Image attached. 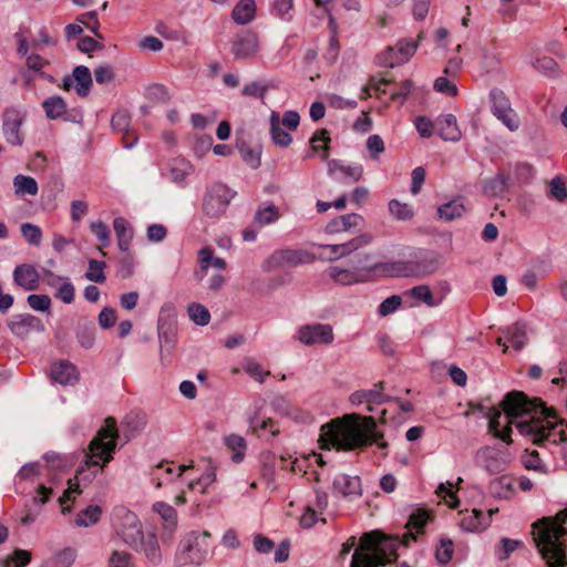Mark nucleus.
Wrapping results in <instances>:
<instances>
[{"instance_id":"obj_1","label":"nucleus","mask_w":567,"mask_h":567,"mask_svg":"<svg viewBox=\"0 0 567 567\" xmlns=\"http://www.w3.org/2000/svg\"><path fill=\"white\" fill-rule=\"evenodd\" d=\"M488 431L509 444L512 425L533 444L557 445L567 440V423L559 419L554 408H547L540 399H529L522 391L508 392L498 406L486 413Z\"/></svg>"},{"instance_id":"obj_2","label":"nucleus","mask_w":567,"mask_h":567,"mask_svg":"<svg viewBox=\"0 0 567 567\" xmlns=\"http://www.w3.org/2000/svg\"><path fill=\"white\" fill-rule=\"evenodd\" d=\"M321 450L353 451L377 444L386 450L389 444L383 441V433L377 430L373 416L357 413L344 414L321 426L318 440Z\"/></svg>"},{"instance_id":"obj_3","label":"nucleus","mask_w":567,"mask_h":567,"mask_svg":"<svg viewBox=\"0 0 567 567\" xmlns=\"http://www.w3.org/2000/svg\"><path fill=\"white\" fill-rule=\"evenodd\" d=\"M118 436L116 420L109 416L104 425L97 431L89 445L85 454V462L76 470L74 478L69 480V487L59 498L62 506V513L71 511L70 506H64L68 501L74 499V494H81L80 483H90L99 470H102L113 458Z\"/></svg>"},{"instance_id":"obj_4","label":"nucleus","mask_w":567,"mask_h":567,"mask_svg":"<svg viewBox=\"0 0 567 567\" xmlns=\"http://www.w3.org/2000/svg\"><path fill=\"white\" fill-rule=\"evenodd\" d=\"M535 545L548 567L567 565V508L532 525Z\"/></svg>"},{"instance_id":"obj_5","label":"nucleus","mask_w":567,"mask_h":567,"mask_svg":"<svg viewBox=\"0 0 567 567\" xmlns=\"http://www.w3.org/2000/svg\"><path fill=\"white\" fill-rule=\"evenodd\" d=\"M315 260L316 256L305 249H279L269 256L264 262L262 268L266 271H272L284 267H297L311 264Z\"/></svg>"},{"instance_id":"obj_6","label":"nucleus","mask_w":567,"mask_h":567,"mask_svg":"<svg viewBox=\"0 0 567 567\" xmlns=\"http://www.w3.org/2000/svg\"><path fill=\"white\" fill-rule=\"evenodd\" d=\"M210 534L204 532L198 536L189 537L181 544L178 559L182 564L200 565L209 554Z\"/></svg>"},{"instance_id":"obj_7","label":"nucleus","mask_w":567,"mask_h":567,"mask_svg":"<svg viewBox=\"0 0 567 567\" xmlns=\"http://www.w3.org/2000/svg\"><path fill=\"white\" fill-rule=\"evenodd\" d=\"M423 33L417 35V40L403 39L400 40L394 47H389L382 52L378 59L379 63L383 66L394 68L395 65L408 62L411 56L415 53L419 40H421Z\"/></svg>"},{"instance_id":"obj_8","label":"nucleus","mask_w":567,"mask_h":567,"mask_svg":"<svg viewBox=\"0 0 567 567\" xmlns=\"http://www.w3.org/2000/svg\"><path fill=\"white\" fill-rule=\"evenodd\" d=\"M231 197V190L226 185L216 184L212 186L203 203L205 215L210 218L221 216L226 212Z\"/></svg>"},{"instance_id":"obj_9","label":"nucleus","mask_w":567,"mask_h":567,"mask_svg":"<svg viewBox=\"0 0 567 567\" xmlns=\"http://www.w3.org/2000/svg\"><path fill=\"white\" fill-rule=\"evenodd\" d=\"M297 339L306 346L330 344L334 334L330 324L313 323L301 326L297 331Z\"/></svg>"},{"instance_id":"obj_10","label":"nucleus","mask_w":567,"mask_h":567,"mask_svg":"<svg viewBox=\"0 0 567 567\" xmlns=\"http://www.w3.org/2000/svg\"><path fill=\"white\" fill-rule=\"evenodd\" d=\"M259 50V38L252 31H245L238 34L233 41L231 52L236 59H248Z\"/></svg>"},{"instance_id":"obj_11","label":"nucleus","mask_w":567,"mask_h":567,"mask_svg":"<svg viewBox=\"0 0 567 567\" xmlns=\"http://www.w3.org/2000/svg\"><path fill=\"white\" fill-rule=\"evenodd\" d=\"M76 82L75 91L80 96H86L90 93L92 86V75L89 68L79 65L74 68L71 76L63 79L62 89L70 91L73 83Z\"/></svg>"},{"instance_id":"obj_12","label":"nucleus","mask_w":567,"mask_h":567,"mask_svg":"<svg viewBox=\"0 0 567 567\" xmlns=\"http://www.w3.org/2000/svg\"><path fill=\"white\" fill-rule=\"evenodd\" d=\"M23 118L18 111L9 110L3 115V131L7 141L12 145H21L23 137L20 133Z\"/></svg>"},{"instance_id":"obj_13","label":"nucleus","mask_w":567,"mask_h":567,"mask_svg":"<svg viewBox=\"0 0 567 567\" xmlns=\"http://www.w3.org/2000/svg\"><path fill=\"white\" fill-rule=\"evenodd\" d=\"M13 279L24 290H35L39 286L40 275L32 265L22 264L16 267Z\"/></svg>"},{"instance_id":"obj_14","label":"nucleus","mask_w":567,"mask_h":567,"mask_svg":"<svg viewBox=\"0 0 567 567\" xmlns=\"http://www.w3.org/2000/svg\"><path fill=\"white\" fill-rule=\"evenodd\" d=\"M363 223V218L359 214H347L338 216L329 221L324 228L329 235L348 231L351 228H357Z\"/></svg>"},{"instance_id":"obj_15","label":"nucleus","mask_w":567,"mask_h":567,"mask_svg":"<svg viewBox=\"0 0 567 567\" xmlns=\"http://www.w3.org/2000/svg\"><path fill=\"white\" fill-rule=\"evenodd\" d=\"M436 132L445 141H458L461 138V131L457 126L456 118L452 114L440 116L436 122Z\"/></svg>"},{"instance_id":"obj_16","label":"nucleus","mask_w":567,"mask_h":567,"mask_svg":"<svg viewBox=\"0 0 567 567\" xmlns=\"http://www.w3.org/2000/svg\"><path fill=\"white\" fill-rule=\"evenodd\" d=\"M371 270L383 277H409L408 275V260H391L385 262L375 264Z\"/></svg>"},{"instance_id":"obj_17","label":"nucleus","mask_w":567,"mask_h":567,"mask_svg":"<svg viewBox=\"0 0 567 567\" xmlns=\"http://www.w3.org/2000/svg\"><path fill=\"white\" fill-rule=\"evenodd\" d=\"M52 379L61 384H71L78 380V371L74 364L68 361L54 363L51 369Z\"/></svg>"},{"instance_id":"obj_18","label":"nucleus","mask_w":567,"mask_h":567,"mask_svg":"<svg viewBox=\"0 0 567 567\" xmlns=\"http://www.w3.org/2000/svg\"><path fill=\"white\" fill-rule=\"evenodd\" d=\"M113 228L117 237L118 248L122 251H128L133 239V228L130 223L123 217H117L113 220Z\"/></svg>"},{"instance_id":"obj_19","label":"nucleus","mask_w":567,"mask_h":567,"mask_svg":"<svg viewBox=\"0 0 567 567\" xmlns=\"http://www.w3.org/2000/svg\"><path fill=\"white\" fill-rule=\"evenodd\" d=\"M507 343H503V338L497 339V343L503 346V352H506L511 346L516 351H519L526 343L525 327L519 323H515L508 329V337L506 338Z\"/></svg>"},{"instance_id":"obj_20","label":"nucleus","mask_w":567,"mask_h":567,"mask_svg":"<svg viewBox=\"0 0 567 567\" xmlns=\"http://www.w3.org/2000/svg\"><path fill=\"white\" fill-rule=\"evenodd\" d=\"M270 135L272 142L280 147H287L292 142L291 135L282 130L280 114L276 111L270 114Z\"/></svg>"},{"instance_id":"obj_21","label":"nucleus","mask_w":567,"mask_h":567,"mask_svg":"<svg viewBox=\"0 0 567 567\" xmlns=\"http://www.w3.org/2000/svg\"><path fill=\"white\" fill-rule=\"evenodd\" d=\"M256 3L254 0H240L233 9L231 17L237 24H247L256 16Z\"/></svg>"},{"instance_id":"obj_22","label":"nucleus","mask_w":567,"mask_h":567,"mask_svg":"<svg viewBox=\"0 0 567 567\" xmlns=\"http://www.w3.org/2000/svg\"><path fill=\"white\" fill-rule=\"evenodd\" d=\"M409 277H425L432 275L436 268V261L432 258L408 260Z\"/></svg>"},{"instance_id":"obj_23","label":"nucleus","mask_w":567,"mask_h":567,"mask_svg":"<svg viewBox=\"0 0 567 567\" xmlns=\"http://www.w3.org/2000/svg\"><path fill=\"white\" fill-rule=\"evenodd\" d=\"M224 443L228 451L233 453L231 460L234 462L239 463L244 460L247 450V443L243 436L230 434L224 439Z\"/></svg>"},{"instance_id":"obj_24","label":"nucleus","mask_w":567,"mask_h":567,"mask_svg":"<svg viewBox=\"0 0 567 567\" xmlns=\"http://www.w3.org/2000/svg\"><path fill=\"white\" fill-rule=\"evenodd\" d=\"M14 193L17 196H35L39 187L37 181L31 176L17 175L13 179Z\"/></svg>"},{"instance_id":"obj_25","label":"nucleus","mask_w":567,"mask_h":567,"mask_svg":"<svg viewBox=\"0 0 567 567\" xmlns=\"http://www.w3.org/2000/svg\"><path fill=\"white\" fill-rule=\"evenodd\" d=\"M329 172L331 174H336L339 172L342 175L343 179H349L350 182H358L361 179L363 175V168L360 165L357 166H346L341 165L336 161L329 162Z\"/></svg>"},{"instance_id":"obj_26","label":"nucleus","mask_w":567,"mask_h":567,"mask_svg":"<svg viewBox=\"0 0 567 567\" xmlns=\"http://www.w3.org/2000/svg\"><path fill=\"white\" fill-rule=\"evenodd\" d=\"M42 107L50 120H56L66 113L68 106L61 96H51L43 101Z\"/></svg>"},{"instance_id":"obj_27","label":"nucleus","mask_w":567,"mask_h":567,"mask_svg":"<svg viewBox=\"0 0 567 567\" xmlns=\"http://www.w3.org/2000/svg\"><path fill=\"white\" fill-rule=\"evenodd\" d=\"M461 526L465 530L477 532L486 528L488 526V520L485 518L482 511L473 509L471 514L462 518Z\"/></svg>"},{"instance_id":"obj_28","label":"nucleus","mask_w":567,"mask_h":567,"mask_svg":"<svg viewBox=\"0 0 567 567\" xmlns=\"http://www.w3.org/2000/svg\"><path fill=\"white\" fill-rule=\"evenodd\" d=\"M329 132L326 128L318 130L310 138L311 150L317 153L322 151L321 158L326 161L329 156V144H330Z\"/></svg>"},{"instance_id":"obj_29","label":"nucleus","mask_w":567,"mask_h":567,"mask_svg":"<svg viewBox=\"0 0 567 567\" xmlns=\"http://www.w3.org/2000/svg\"><path fill=\"white\" fill-rule=\"evenodd\" d=\"M343 495H359L360 494V480L359 477H350L348 475H340L333 483Z\"/></svg>"},{"instance_id":"obj_30","label":"nucleus","mask_w":567,"mask_h":567,"mask_svg":"<svg viewBox=\"0 0 567 567\" xmlns=\"http://www.w3.org/2000/svg\"><path fill=\"white\" fill-rule=\"evenodd\" d=\"M37 321V318L30 315L19 316L9 322V328L12 333L19 337H24L34 327Z\"/></svg>"},{"instance_id":"obj_31","label":"nucleus","mask_w":567,"mask_h":567,"mask_svg":"<svg viewBox=\"0 0 567 567\" xmlns=\"http://www.w3.org/2000/svg\"><path fill=\"white\" fill-rule=\"evenodd\" d=\"M389 212L391 216L398 220H410L414 216L412 206L408 203H401L398 199H391L389 202Z\"/></svg>"},{"instance_id":"obj_32","label":"nucleus","mask_w":567,"mask_h":567,"mask_svg":"<svg viewBox=\"0 0 567 567\" xmlns=\"http://www.w3.org/2000/svg\"><path fill=\"white\" fill-rule=\"evenodd\" d=\"M329 276L336 281L341 285H352L359 281H362L360 276L351 271L349 269H343L339 267H330L329 268Z\"/></svg>"},{"instance_id":"obj_33","label":"nucleus","mask_w":567,"mask_h":567,"mask_svg":"<svg viewBox=\"0 0 567 567\" xmlns=\"http://www.w3.org/2000/svg\"><path fill=\"white\" fill-rule=\"evenodd\" d=\"M465 212L464 205L458 200H452L439 207L437 214L441 219H445L447 221L453 220L454 218L461 217Z\"/></svg>"},{"instance_id":"obj_34","label":"nucleus","mask_w":567,"mask_h":567,"mask_svg":"<svg viewBox=\"0 0 567 567\" xmlns=\"http://www.w3.org/2000/svg\"><path fill=\"white\" fill-rule=\"evenodd\" d=\"M102 508L100 506L90 505L78 514L76 525L87 527L96 524L100 520Z\"/></svg>"},{"instance_id":"obj_35","label":"nucleus","mask_w":567,"mask_h":567,"mask_svg":"<svg viewBox=\"0 0 567 567\" xmlns=\"http://www.w3.org/2000/svg\"><path fill=\"white\" fill-rule=\"evenodd\" d=\"M492 99V112L493 114L498 117L499 115L504 113H508L513 109L511 107V103L508 99L504 95L502 91H493L491 93Z\"/></svg>"},{"instance_id":"obj_36","label":"nucleus","mask_w":567,"mask_h":567,"mask_svg":"<svg viewBox=\"0 0 567 567\" xmlns=\"http://www.w3.org/2000/svg\"><path fill=\"white\" fill-rule=\"evenodd\" d=\"M279 217V208L275 205H268L267 207L257 210L255 221L260 226H264L276 221Z\"/></svg>"},{"instance_id":"obj_37","label":"nucleus","mask_w":567,"mask_h":567,"mask_svg":"<svg viewBox=\"0 0 567 567\" xmlns=\"http://www.w3.org/2000/svg\"><path fill=\"white\" fill-rule=\"evenodd\" d=\"M78 22L87 28L97 39L103 40L104 37L100 33V21L96 11H90L78 17Z\"/></svg>"},{"instance_id":"obj_38","label":"nucleus","mask_w":567,"mask_h":567,"mask_svg":"<svg viewBox=\"0 0 567 567\" xmlns=\"http://www.w3.org/2000/svg\"><path fill=\"white\" fill-rule=\"evenodd\" d=\"M406 295L415 298L416 300H420L424 302L429 307L436 306V302L434 301L433 293L429 286L426 285H420L416 287H413L409 291H406Z\"/></svg>"},{"instance_id":"obj_39","label":"nucleus","mask_w":567,"mask_h":567,"mask_svg":"<svg viewBox=\"0 0 567 567\" xmlns=\"http://www.w3.org/2000/svg\"><path fill=\"white\" fill-rule=\"evenodd\" d=\"M390 83H391V81L388 80L386 78H382L378 81L374 78H371L369 83L362 89L360 99L367 100L368 97H370L371 90H374L375 93L386 94L388 91H386L385 86Z\"/></svg>"},{"instance_id":"obj_40","label":"nucleus","mask_w":567,"mask_h":567,"mask_svg":"<svg viewBox=\"0 0 567 567\" xmlns=\"http://www.w3.org/2000/svg\"><path fill=\"white\" fill-rule=\"evenodd\" d=\"M91 231L96 236L99 241H101L102 246L99 247L101 254L103 256L106 255V252L103 250L104 246H107L110 244L111 234L110 229L103 221H94L90 225Z\"/></svg>"},{"instance_id":"obj_41","label":"nucleus","mask_w":567,"mask_h":567,"mask_svg":"<svg viewBox=\"0 0 567 567\" xmlns=\"http://www.w3.org/2000/svg\"><path fill=\"white\" fill-rule=\"evenodd\" d=\"M105 267H106V264L104 261H99V260L92 259L89 262V270H87L85 277L90 281L103 284L106 279V277L104 275Z\"/></svg>"},{"instance_id":"obj_42","label":"nucleus","mask_w":567,"mask_h":567,"mask_svg":"<svg viewBox=\"0 0 567 567\" xmlns=\"http://www.w3.org/2000/svg\"><path fill=\"white\" fill-rule=\"evenodd\" d=\"M188 315L190 319L200 326H205L209 322L210 315L209 311L202 306L200 303H192L188 306Z\"/></svg>"},{"instance_id":"obj_43","label":"nucleus","mask_w":567,"mask_h":567,"mask_svg":"<svg viewBox=\"0 0 567 567\" xmlns=\"http://www.w3.org/2000/svg\"><path fill=\"white\" fill-rule=\"evenodd\" d=\"M549 195L559 203L567 199V188L561 177L556 176L549 184Z\"/></svg>"},{"instance_id":"obj_44","label":"nucleus","mask_w":567,"mask_h":567,"mask_svg":"<svg viewBox=\"0 0 567 567\" xmlns=\"http://www.w3.org/2000/svg\"><path fill=\"white\" fill-rule=\"evenodd\" d=\"M31 561V553L24 549H16L4 563L7 567H24Z\"/></svg>"},{"instance_id":"obj_45","label":"nucleus","mask_w":567,"mask_h":567,"mask_svg":"<svg viewBox=\"0 0 567 567\" xmlns=\"http://www.w3.org/2000/svg\"><path fill=\"white\" fill-rule=\"evenodd\" d=\"M429 519V513L425 509H417L410 515L406 527L414 529L416 533H423V528Z\"/></svg>"},{"instance_id":"obj_46","label":"nucleus","mask_w":567,"mask_h":567,"mask_svg":"<svg viewBox=\"0 0 567 567\" xmlns=\"http://www.w3.org/2000/svg\"><path fill=\"white\" fill-rule=\"evenodd\" d=\"M244 371L254 380L262 383L267 377L270 375L269 370H265L259 363L255 361H248L244 365Z\"/></svg>"},{"instance_id":"obj_47","label":"nucleus","mask_w":567,"mask_h":567,"mask_svg":"<svg viewBox=\"0 0 567 567\" xmlns=\"http://www.w3.org/2000/svg\"><path fill=\"white\" fill-rule=\"evenodd\" d=\"M454 551V544L451 539L442 538L440 542V547L436 549V559L440 564H447L452 557Z\"/></svg>"},{"instance_id":"obj_48","label":"nucleus","mask_w":567,"mask_h":567,"mask_svg":"<svg viewBox=\"0 0 567 567\" xmlns=\"http://www.w3.org/2000/svg\"><path fill=\"white\" fill-rule=\"evenodd\" d=\"M21 233H22V236L31 245H34V246H39L40 245L41 239H42V231H41V229L38 226H35L33 224H29V223L22 224L21 225Z\"/></svg>"},{"instance_id":"obj_49","label":"nucleus","mask_w":567,"mask_h":567,"mask_svg":"<svg viewBox=\"0 0 567 567\" xmlns=\"http://www.w3.org/2000/svg\"><path fill=\"white\" fill-rule=\"evenodd\" d=\"M383 382L380 381L374 385L372 390H364L367 396L368 410L372 411V404H381L385 400V395L382 393Z\"/></svg>"},{"instance_id":"obj_50","label":"nucleus","mask_w":567,"mask_h":567,"mask_svg":"<svg viewBox=\"0 0 567 567\" xmlns=\"http://www.w3.org/2000/svg\"><path fill=\"white\" fill-rule=\"evenodd\" d=\"M144 551L147 558L154 563L157 564L161 560V549L157 543V539L154 536H150L143 543Z\"/></svg>"},{"instance_id":"obj_51","label":"nucleus","mask_w":567,"mask_h":567,"mask_svg":"<svg viewBox=\"0 0 567 567\" xmlns=\"http://www.w3.org/2000/svg\"><path fill=\"white\" fill-rule=\"evenodd\" d=\"M131 115L126 110H118L111 120V125L115 131L123 132L130 127Z\"/></svg>"},{"instance_id":"obj_52","label":"nucleus","mask_w":567,"mask_h":567,"mask_svg":"<svg viewBox=\"0 0 567 567\" xmlns=\"http://www.w3.org/2000/svg\"><path fill=\"white\" fill-rule=\"evenodd\" d=\"M415 127L419 134L423 138H429L433 135L434 131H436L435 123H433L426 116H417L414 121Z\"/></svg>"},{"instance_id":"obj_53","label":"nucleus","mask_w":567,"mask_h":567,"mask_svg":"<svg viewBox=\"0 0 567 567\" xmlns=\"http://www.w3.org/2000/svg\"><path fill=\"white\" fill-rule=\"evenodd\" d=\"M372 241V236L369 234H362L352 238L351 240L343 243L342 245L347 249L348 256L354 252L355 250L368 246Z\"/></svg>"},{"instance_id":"obj_54","label":"nucleus","mask_w":567,"mask_h":567,"mask_svg":"<svg viewBox=\"0 0 567 567\" xmlns=\"http://www.w3.org/2000/svg\"><path fill=\"white\" fill-rule=\"evenodd\" d=\"M75 289L74 286L65 279L55 292V298L62 300L64 303H71L74 300Z\"/></svg>"},{"instance_id":"obj_55","label":"nucleus","mask_w":567,"mask_h":567,"mask_svg":"<svg viewBox=\"0 0 567 567\" xmlns=\"http://www.w3.org/2000/svg\"><path fill=\"white\" fill-rule=\"evenodd\" d=\"M28 305L37 311H47L51 307V299L47 295H30Z\"/></svg>"},{"instance_id":"obj_56","label":"nucleus","mask_w":567,"mask_h":567,"mask_svg":"<svg viewBox=\"0 0 567 567\" xmlns=\"http://www.w3.org/2000/svg\"><path fill=\"white\" fill-rule=\"evenodd\" d=\"M520 545V542L513 540L509 538H503L501 540V546L498 547L496 555L499 560H505L509 557V555Z\"/></svg>"},{"instance_id":"obj_57","label":"nucleus","mask_w":567,"mask_h":567,"mask_svg":"<svg viewBox=\"0 0 567 567\" xmlns=\"http://www.w3.org/2000/svg\"><path fill=\"white\" fill-rule=\"evenodd\" d=\"M153 508L156 513H158L161 515V517L164 520H166L168 523H175L177 513L174 509V507H172L171 505L163 503V502H157L154 504Z\"/></svg>"},{"instance_id":"obj_58","label":"nucleus","mask_w":567,"mask_h":567,"mask_svg":"<svg viewBox=\"0 0 567 567\" xmlns=\"http://www.w3.org/2000/svg\"><path fill=\"white\" fill-rule=\"evenodd\" d=\"M434 89L437 92L446 94L449 96H455L457 94L456 85L444 76H440L436 79L434 83Z\"/></svg>"},{"instance_id":"obj_59","label":"nucleus","mask_w":567,"mask_h":567,"mask_svg":"<svg viewBox=\"0 0 567 567\" xmlns=\"http://www.w3.org/2000/svg\"><path fill=\"white\" fill-rule=\"evenodd\" d=\"M534 66L546 75H553L556 72L557 63L550 56H543L536 60Z\"/></svg>"},{"instance_id":"obj_60","label":"nucleus","mask_w":567,"mask_h":567,"mask_svg":"<svg viewBox=\"0 0 567 567\" xmlns=\"http://www.w3.org/2000/svg\"><path fill=\"white\" fill-rule=\"evenodd\" d=\"M103 48V43L91 37H83L78 41V49L84 53H91L96 50H102Z\"/></svg>"},{"instance_id":"obj_61","label":"nucleus","mask_w":567,"mask_h":567,"mask_svg":"<svg viewBox=\"0 0 567 567\" xmlns=\"http://www.w3.org/2000/svg\"><path fill=\"white\" fill-rule=\"evenodd\" d=\"M401 306V297L400 296H391L386 298L379 307V313L381 316H388L395 311Z\"/></svg>"},{"instance_id":"obj_62","label":"nucleus","mask_w":567,"mask_h":567,"mask_svg":"<svg viewBox=\"0 0 567 567\" xmlns=\"http://www.w3.org/2000/svg\"><path fill=\"white\" fill-rule=\"evenodd\" d=\"M367 147L373 159H377L379 154L384 151L383 140L379 135H371L367 141Z\"/></svg>"},{"instance_id":"obj_63","label":"nucleus","mask_w":567,"mask_h":567,"mask_svg":"<svg viewBox=\"0 0 567 567\" xmlns=\"http://www.w3.org/2000/svg\"><path fill=\"white\" fill-rule=\"evenodd\" d=\"M94 76L100 84L110 83L114 79V71L110 65H102L94 70Z\"/></svg>"},{"instance_id":"obj_64","label":"nucleus","mask_w":567,"mask_h":567,"mask_svg":"<svg viewBox=\"0 0 567 567\" xmlns=\"http://www.w3.org/2000/svg\"><path fill=\"white\" fill-rule=\"evenodd\" d=\"M130 560H131V556L130 554H127L126 551H117L115 550L109 563H110V567H130Z\"/></svg>"}]
</instances>
